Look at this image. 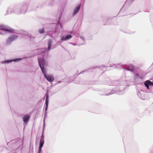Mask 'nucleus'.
I'll list each match as a JSON object with an SVG mask.
<instances>
[{
	"label": "nucleus",
	"instance_id": "obj_1",
	"mask_svg": "<svg viewBox=\"0 0 153 153\" xmlns=\"http://www.w3.org/2000/svg\"><path fill=\"white\" fill-rule=\"evenodd\" d=\"M0 29L2 30H4L6 31L10 32H13L14 30L11 29L10 28H7L6 27L3 26V25H0Z\"/></svg>",
	"mask_w": 153,
	"mask_h": 153
},
{
	"label": "nucleus",
	"instance_id": "obj_2",
	"mask_svg": "<svg viewBox=\"0 0 153 153\" xmlns=\"http://www.w3.org/2000/svg\"><path fill=\"white\" fill-rule=\"evenodd\" d=\"M39 63L40 66H45L46 65L45 61L43 58H40L39 59Z\"/></svg>",
	"mask_w": 153,
	"mask_h": 153
},
{
	"label": "nucleus",
	"instance_id": "obj_3",
	"mask_svg": "<svg viewBox=\"0 0 153 153\" xmlns=\"http://www.w3.org/2000/svg\"><path fill=\"white\" fill-rule=\"evenodd\" d=\"M17 38V36L16 35L12 36L9 37L7 40V43H10L14 40L16 39Z\"/></svg>",
	"mask_w": 153,
	"mask_h": 153
},
{
	"label": "nucleus",
	"instance_id": "obj_4",
	"mask_svg": "<svg viewBox=\"0 0 153 153\" xmlns=\"http://www.w3.org/2000/svg\"><path fill=\"white\" fill-rule=\"evenodd\" d=\"M44 76L49 82H52L54 80V79L53 77L52 76H47L46 75H44Z\"/></svg>",
	"mask_w": 153,
	"mask_h": 153
},
{
	"label": "nucleus",
	"instance_id": "obj_5",
	"mask_svg": "<svg viewBox=\"0 0 153 153\" xmlns=\"http://www.w3.org/2000/svg\"><path fill=\"white\" fill-rule=\"evenodd\" d=\"M30 116L29 114H26L25 116L23 118L24 122L25 123H27L29 121L30 118Z\"/></svg>",
	"mask_w": 153,
	"mask_h": 153
},
{
	"label": "nucleus",
	"instance_id": "obj_6",
	"mask_svg": "<svg viewBox=\"0 0 153 153\" xmlns=\"http://www.w3.org/2000/svg\"><path fill=\"white\" fill-rule=\"evenodd\" d=\"M72 36L71 35H67L65 37H62L61 38L62 40H66L71 39Z\"/></svg>",
	"mask_w": 153,
	"mask_h": 153
},
{
	"label": "nucleus",
	"instance_id": "obj_7",
	"mask_svg": "<svg viewBox=\"0 0 153 153\" xmlns=\"http://www.w3.org/2000/svg\"><path fill=\"white\" fill-rule=\"evenodd\" d=\"M80 5H79L78 6L75 8L74 11V15H75L77 13H78V12L79 11V9L80 8Z\"/></svg>",
	"mask_w": 153,
	"mask_h": 153
},
{
	"label": "nucleus",
	"instance_id": "obj_8",
	"mask_svg": "<svg viewBox=\"0 0 153 153\" xmlns=\"http://www.w3.org/2000/svg\"><path fill=\"white\" fill-rule=\"evenodd\" d=\"M40 68H41V69L42 70V72L43 73V74H44V75H46L45 74H46V70L44 68V67H45V66H40Z\"/></svg>",
	"mask_w": 153,
	"mask_h": 153
},
{
	"label": "nucleus",
	"instance_id": "obj_9",
	"mask_svg": "<svg viewBox=\"0 0 153 153\" xmlns=\"http://www.w3.org/2000/svg\"><path fill=\"white\" fill-rule=\"evenodd\" d=\"M44 137L43 135V134H42L41 136V139L40 140V143H42L44 144Z\"/></svg>",
	"mask_w": 153,
	"mask_h": 153
},
{
	"label": "nucleus",
	"instance_id": "obj_10",
	"mask_svg": "<svg viewBox=\"0 0 153 153\" xmlns=\"http://www.w3.org/2000/svg\"><path fill=\"white\" fill-rule=\"evenodd\" d=\"M52 44V41L51 40H49L48 43V50H49L50 47H51V44Z\"/></svg>",
	"mask_w": 153,
	"mask_h": 153
},
{
	"label": "nucleus",
	"instance_id": "obj_11",
	"mask_svg": "<svg viewBox=\"0 0 153 153\" xmlns=\"http://www.w3.org/2000/svg\"><path fill=\"white\" fill-rule=\"evenodd\" d=\"M127 70L133 71L134 70V68L133 66L130 65L129 66L128 68L127 69Z\"/></svg>",
	"mask_w": 153,
	"mask_h": 153
},
{
	"label": "nucleus",
	"instance_id": "obj_12",
	"mask_svg": "<svg viewBox=\"0 0 153 153\" xmlns=\"http://www.w3.org/2000/svg\"><path fill=\"white\" fill-rule=\"evenodd\" d=\"M43 144H44L43 143H40L39 146V152H38L39 153H40V152L41 148L42 147Z\"/></svg>",
	"mask_w": 153,
	"mask_h": 153
},
{
	"label": "nucleus",
	"instance_id": "obj_13",
	"mask_svg": "<svg viewBox=\"0 0 153 153\" xmlns=\"http://www.w3.org/2000/svg\"><path fill=\"white\" fill-rule=\"evenodd\" d=\"M146 82L148 85H153V83L149 80H147Z\"/></svg>",
	"mask_w": 153,
	"mask_h": 153
},
{
	"label": "nucleus",
	"instance_id": "obj_14",
	"mask_svg": "<svg viewBox=\"0 0 153 153\" xmlns=\"http://www.w3.org/2000/svg\"><path fill=\"white\" fill-rule=\"evenodd\" d=\"M39 33H43L44 32V29H42L39 30Z\"/></svg>",
	"mask_w": 153,
	"mask_h": 153
},
{
	"label": "nucleus",
	"instance_id": "obj_15",
	"mask_svg": "<svg viewBox=\"0 0 153 153\" xmlns=\"http://www.w3.org/2000/svg\"><path fill=\"white\" fill-rule=\"evenodd\" d=\"M46 103H48V96H47L46 98Z\"/></svg>",
	"mask_w": 153,
	"mask_h": 153
},
{
	"label": "nucleus",
	"instance_id": "obj_16",
	"mask_svg": "<svg viewBox=\"0 0 153 153\" xmlns=\"http://www.w3.org/2000/svg\"><path fill=\"white\" fill-rule=\"evenodd\" d=\"M144 84L145 85V86L148 89L149 88V85H148L147 83H146V82Z\"/></svg>",
	"mask_w": 153,
	"mask_h": 153
},
{
	"label": "nucleus",
	"instance_id": "obj_17",
	"mask_svg": "<svg viewBox=\"0 0 153 153\" xmlns=\"http://www.w3.org/2000/svg\"><path fill=\"white\" fill-rule=\"evenodd\" d=\"M48 103H46V108L45 109V111H47L48 109Z\"/></svg>",
	"mask_w": 153,
	"mask_h": 153
},
{
	"label": "nucleus",
	"instance_id": "obj_18",
	"mask_svg": "<svg viewBox=\"0 0 153 153\" xmlns=\"http://www.w3.org/2000/svg\"><path fill=\"white\" fill-rule=\"evenodd\" d=\"M7 62H8V63L9 62V61H8Z\"/></svg>",
	"mask_w": 153,
	"mask_h": 153
},
{
	"label": "nucleus",
	"instance_id": "obj_19",
	"mask_svg": "<svg viewBox=\"0 0 153 153\" xmlns=\"http://www.w3.org/2000/svg\"><path fill=\"white\" fill-rule=\"evenodd\" d=\"M0 34H1V33H0Z\"/></svg>",
	"mask_w": 153,
	"mask_h": 153
}]
</instances>
